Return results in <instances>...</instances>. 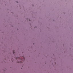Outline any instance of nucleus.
I'll return each instance as SVG.
<instances>
[{"label": "nucleus", "mask_w": 73, "mask_h": 73, "mask_svg": "<svg viewBox=\"0 0 73 73\" xmlns=\"http://www.w3.org/2000/svg\"><path fill=\"white\" fill-rule=\"evenodd\" d=\"M13 54H14V53H15V51H13Z\"/></svg>", "instance_id": "4"}, {"label": "nucleus", "mask_w": 73, "mask_h": 73, "mask_svg": "<svg viewBox=\"0 0 73 73\" xmlns=\"http://www.w3.org/2000/svg\"><path fill=\"white\" fill-rule=\"evenodd\" d=\"M17 3H18V2H17Z\"/></svg>", "instance_id": "7"}, {"label": "nucleus", "mask_w": 73, "mask_h": 73, "mask_svg": "<svg viewBox=\"0 0 73 73\" xmlns=\"http://www.w3.org/2000/svg\"><path fill=\"white\" fill-rule=\"evenodd\" d=\"M21 60H22V61H24V60H25V58H24V57H23V59H21Z\"/></svg>", "instance_id": "1"}, {"label": "nucleus", "mask_w": 73, "mask_h": 73, "mask_svg": "<svg viewBox=\"0 0 73 73\" xmlns=\"http://www.w3.org/2000/svg\"><path fill=\"white\" fill-rule=\"evenodd\" d=\"M16 60H19V59H20V57H16Z\"/></svg>", "instance_id": "2"}, {"label": "nucleus", "mask_w": 73, "mask_h": 73, "mask_svg": "<svg viewBox=\"0 0 73 73\" xmlns=\"http://www.w3.org/2000/svg\"><path fill=\"white\" fill-rule=\"evenodd\" d=\"M20 63V61H17V63Z\"/></svg>", "instance_id": "3"}, {"label": "nucleus", "mask_w": 73, "mask_h": 73, "mask_svg": "<svg viewBox=\"0 0 73 73\" xmlns=\"http://www.w3.org/2000/svg\"><path fill=\"white\" fill-rule=\"evenodd\" d=\"M21 63H22V62H21Z\"/></svg>", "instance_id": "6"}, {"label": "nucleus", "mask_w": 73, "mask_h": 73, "mask_svg": "<svg viewBox=\"0 0 73 73\" xmlns=\"http://www.w3.org/2000/svg\"><path fill=\"white\" fill-rule=\"evenodd\" d=\"M27 20H28V18H27Z\"/></svg>", "instance_id": "5"}]
</instances>
